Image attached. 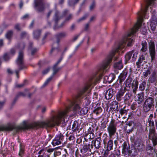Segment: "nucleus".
I'll return each instance as SVG.
<instances>
[{
    "instance_id": "26",
    "label": "nucleus",
    "mask_w": 157,
    "mask_h": 157,
    "mask_svg": "<svg viewBox=\"0 0 157 157\" xmlns=\"http://www.w3.org/2000/svg\"><path fill=\"white\" fill-rule=\"evenodd\" d=\"M90 144H89L88 145H84L83 147L82 148L81 150V151L82 152L85 153L88 151L90 150V151H91V149L90 147Z\"/></svg>"
},
{
    "instance_id": "13",
    "label": "nucleus",
    "mask_w": 157,
    "mask_h": 157,
    "mask_svg": "<svg viewBox=\"0 0 157 157\" xmlns=\"http://www.w3.org/2000/svg\"><path fill=\"white\" fill-rule=\"evenodd\" d=\"M63 136L61 134H59L55 137L53 140L52 144L53 146L58 145L61 143V141L63 139Z\"/></svg>"
},
{
    "instance_id": "59",
    "label": "nucleus",
    "mask_w": 157,
    "mask_h": 157,
    "mask_svg": "<svg viewBox=\"0 0 157 157\" xmlns=\"http://www.w3.org/2000/svg\"><path fill=\"white\" fill-rule=\"evenodd\" d=\"M95 7V3L94 2H93L92 4L90 6V10H92Z\"/></svg>"
},
{
    "instance_id": "37",
    "label": "nucleus",
    "mask_w": 157,
    "mask_h": 157,
    "mask_svg": "<svg viewBox=\"0 0 157 157\" xmlns=\"http://www.w3.org/2000/svg\"><path fill=\"white\" fill-rule=\"evenodd\" d=\"M110 105H112V108L113 109H117L118 107V103L116 101H114L112 102Z\"/></svg>"
},
{
    "instance_id": "4",
    "label": "nucleus",
    "mask_w": 157,
    "mask_h": 157,
    "mask_svg": "<svg viewBox=\"0 0 157 157\" xmlns=\"http://www.w3.org/2000/svg\"><path fill=\"white\" fill-rule=\"evenodd\" d=\"M72 17L71 14H69L65 18V21L59 26H58V24L59 20L62 18V17L60 15L59 12L57 10L56 11L54 16L53 20L55 22L54 27V30L62 28L64 25L65 23L69 21Z\"/></svg>"
},
{
    "instance_id": "22",
    "label": "nucleus",
    "mask_w": 157,
    "mask_h": 157,
    "mask_svg": "<svg viewBox=\"0 0 157 157\" xmlns=\"http://www.w3.org/2000/svg\"><path fill=\"white\" fill-rule=\"evenodd\" d=\"M125 93L124 90H121L119 91L116 95V98L117 100L118 101H120L123 98V97Z\"/></svg>"
},
{
    "instance_id": "15",
    "label": "nucleus",
    "mask_w": 157,
    "mask_h": 157,
    "mask_svg": "<svg viewBox=\"0 0 157 157\" xmlns=\"http://www.w3.org/2000/svg\"><path fill=\"white\" fill-rule=\"evenodd\" d=\"M116 90L112 88L109 89L106 92L105 94V98L107 99H110L115 94Z\"/></svg>"
},
{
    "instance_id": "43",
    "label": "nucleus",
    "mask_w": 157,
    "mask_h": 157,
    "mask_svg": "<svg viewBox=\"0 0 157 157\" xmlns=\"http://www.w3.org/2000/svg\"><path fill=\"white\" fill-rule=\"evenodd\" d=\"M138 100L144 101V94L143 92H142L138 94Z\"/></svg>"
},
{
    "instance_id": "23",
    "label": "nucleus",
    "mask_w": 157,
    "mask_h": 157,
    "mask_svg": "<svg viewBox=\"0 0 157 157\" xmlns=\"http://www.w3.org/2000/svg\"><path fill=\"white\" fill-rule=\"evenodd\" d=\"M145 60L144 57L143 55H142L140 57L138 61L136 63V65L137 68H139L141 66V64L144 62Z\"/></svg>"
},
{
    "instance_id": "36",
    "label": "nucleus",
    "mask_w": 157,
    "mask_h": 157,
    "mask_svg": "<svg viewBox=\"0 0 157 157\" xmlns=\"http://www.w3.org/2000/svg\"><path fill=\"white\" fill-rule=\"evenodd\" d=\"M132 79L130 77L128 78L125 82V85L126 87H130V85L132 81Z\"/></svg>"
},
{
    "instance_id": "7",
    "label": "nucleus",
    "mask_w": 157,
    "mask_h": 157,
    "mask_svg": "<svg viewBox=\"0 0 157 157\" xmlns=\"http://www.w3.org/2000/svg\"><path fill=\"white\" fill-rule=\"evenodd\" d=\"M66 36V33L65 32L59 33L56 35V42H54L52 46V48L50 52V54H52L53 51L58 52L60 51L59 46L60 40L62 38Z\"/></svg>"
},
{
    "instance_id": "38",
    "label": "nucleus",
    "mask_w": 157,
    "mask_h": 157,
    "mask_svg": "<svg viewBox=\"0 0 157 157\" xmlns=\"http://www.w3.org/2000/svg\"><path fill=\"white\" fill-rule=\"evenodd\" d=\"M146 150L147 151H149V154H151L153 153V147L151 146L148 145L146 147Z\"/></svg>"
},
{
    "instance_id": "16",
    "label": "nucleus",
    "mask_w": 157,
    "mask_h": 157,
    "mask_svg": "<svg viewBox=\"0 0 157 157\" xmlns=\"http://www.w3.org/2000/svg\"><path fill=\"white\" fill-rule=\"evenodd\" d=\"M115 78V76L114 74H111L108 76H106L104 77V81H103V82L106 83L108 82L109 83H110Z\"/></svg>"
},
{
    "instance_id": "14",
    "label": "nucleus",
    "mask_w": 157,
    "mask_h": 157,
    "mask_svg": "<svg viewBox=\"0 0 157 157\" xmlns=\"http://www.w3.org/2000/svg\"><path fill=\"white\" fill-rule=\"evenodd\" d=\"M133 122L132 121L127 122L125 125V130L128 133H129L133 131Z\"/></svg>"
},
{
    "instance_id": "53",
    "label": "nucleus",
    "mask_w": 157,
    "mask_h": 157,
    "mask_svg": "<svg viewBox=\"0 0 157 157\" xmlns=\"http://www.w3.org/2000/svg\"><path fill=\"white\" fill-rule=\"evenodd\" d=\"M25 85V83H23L21 84H16L15 85V87L17 88H21L23 87Z\"/></svg>"
},
{
    "instance_id": "27",
    "label": "nucleus",
    "mask_w": 157,
    "mask_h": 157,
    "mask_svg": "<svg viewBox=\"0 0 157 157\" xmlns=\"http://www.w3.org/2000/svg\"><path fill=\"white\" fill-rule=\"evenodd\" d=\"M132 96V94L128 92L127 93L124 97V102L125 103H126L127 101L129 100L130 98Z\"/></svg>"
},
{
    "instance_id": "5",
    "label": "nucleus",
    "mask_w": 157,
    "mask_h": 157,
    "mask_svg": "<svg viewBox=\"0 0 157 157\" xmlns=\"http://www.w3.org/2000/svg\"><path fill=\"white\" fill-rule=\"evenodd\" d=\"M120 142L121 143V147L123 154L124 155H128V156L135 155L136 149L134 148H130L129 144L125 141H121Z\"/></svg>"
},
{
    "instance_id": "25",
    "label": "nucleus",
    "mask_w": 157,
    "mask_h": 157,
    "mask_svg": "<svg viewBox=\"0 0 157 157\" xmlns=\"http://www.w3.org/2000/svg\"><path fill=\"white\" fill-rule=\"evenodd\" d=\"M133 53V50H132L127 53L125 56V63H127L128 61L130 60Z\"/></svg>"
},
{
    "instance_id": "9",
    "label": "nucleus",
    "mask_w": 157,
    "mask_h": 157,
    "mask_svg": "<svg viewBox=\"0 0 157 157\" xmlns=\"http://www.w3.org/2000/svg\"><path fill=\"white\" fill-rule=\"evenodd\" d=\"M34 7L38 12H41L44 10L45 4L43 0H34Z\"/></svg>"
},
{
    "instance_id": "55",
    "label": "nucleus",
    "mask_w": 157,
    "mask_h": 157,
    "mask_svg": "<svg viewBox=\"0 0 157 157\" xmlns=\"http://www.w3.org/2000/svg\"><path fill=\"white\" fill-rule=\"evenodd\" d=\"M25 47V44L24 43H21L19 44V47L21 49H23Z\"/></svg>"
},
{
    "instance_id": "11",
    "label": "nucleus",
    "mask_w": 157,
    "mask_h": 157,
    "mask_svg": "<svg viewBox=\"0 0 157 157\" xmlns=\"http://www.w3.org/2000/svg\"><path fill=\"white\" fill-rule=\"evenodd\" d=\"M136 147L139 151L143 150L144 149V146L143 141L140 139L137 138L135 140L134 142Z\"/></svg>"
},
{
    "instance_id": "29",
    "label": "nucleus",
    "mask_w": 157,
    "mask_h": 157,
    "mask_svg": "<svg viewBox=\"0 0 157 157\" xmlns=\"http://www.w3.org/2000/svg\"><path fill=\"white\" fill-rule=\"evenodd\" d=\"M58 65H54L53 67V75H54L57 73L61 69L60 67H58Z\"/></svg>"
},
{
    "instance_id": "31",
    "label": "nucleus",
    "mask_w": 157,
    "mask_h": 157,
    "mask_svg": "<svg viewBox=\"0 0 157 157\" xmlns=\"http://www.w3.org/2000/svg\"><path fill=\"white\" fill-rule=\"evenodd\" d=\"M13 31L12 30L9 31L6 35V38L9 40H10L13 35Z\"/></svg>"
},
{
    "instance_id": "48",
    "label": "nucleus",
    "mask_w": 157,
    "mask_h": 157,
    "mask_svg": "<svg viewBox=\"0 0 157 157\" xmlns=\"http://www.w3.org/2000/svg\"><path fill=\"white\" fill-rule=\"evenodd\" d=\"M31 54L32 56L34 55L37 51V49L36 48H31Z\"/></svg>"
},
{
    "instance_id": "60",
    "label": "nucleus",
    "mask_w": 157,
    "mask_h": 157,
    "mask_svg": "<svg viewBox=\"0 0 157 157\" xmlns=\"http://www.w3.org/2000/svg\"><path fill=\"white\" fill-rule=\"evenodd\" d=\"M50 34V33H49L48 32L46 33L42 38V40L44 41L46 38L47 36Z\"/></svg>"
},
{
    "instance_id": "56",
    "label": "nucleus",
    "mask_w": 157,
    "mask_h": 157,
    "mask_svg": "<svg viewBox=\"0 0 157 157\" xmlns=\"http://www.w3.org/2000/svg\"><path fill=\"white\" fill-rule=\"evenodd\" d=\"M90 26L89 22L87 23L85 25L84 27V30L85 31H87L88 30Z\"/></svg>"
},
{
    "instance_id": "24",
    "label": "nucleus",
    "mask_w": 157,
    "mask_h": 157,
    "mask_svg": "<svg viewBox=\"0 0 157 157\" xmlns=\"http://www.w3.org/2000/svg\"><path fill=\"white\" fill-rule=\"evenodd\" d=\"M115 68L120 70L123 67V65L122 63V60H120L119 62L116 63L114 65Z\"/></svg>"
},
{
    "instance_id": "61",
    "label": "nucleus",
    "mask_w": 157,
    "mask_h": 157,
    "mask_svg": "<svg viewBox=\"0 0 157 157\" xmlns=\"http://www.w3.org/2000/svg\"><path fill=\"white\" fill-rule=\"evenodd\" d=\"M88 136L89 137V139H92L94 137V134L92 133H90L88 135Z\"/></svg>"
},
{
    "instance_id": "34",
    "label": "nucleus",
    "mask_w": 157,
    "mask_h": 157,
    "mask_svg": "<svg viewBox=\"0 0 157 157\" xmlns=\"http://www.w3.org/2000/svg\"><path fill=\"white\" fill-rule=\"evenodd\" d=\"M146 84V83L145 82L143 81L140 84L139 89L140 90L143 91L145 90Z\"/></svg>"
},
{
    "instance_id": "28",
    "label": "nucleus",
    "mask_w": 157,
    "mask_h": 157,
    "mask_svg": "<svg viewBox=\"0 0 157 157\" xmlns=\"http://www.w3.org/2000/svg\"><path fill=\"white\" fill-rule=\"evenodd\" d=\"M113 141L111 140H109L108 142L107 150L108 151H110L113 149Z\"/></svg>"
},
{
    "instance_id": "57",
    "label": "nucleus",
    "mask_w": 157,
    "mask_h": 157,
    "mask_svg": "<svg viewBox=\"0 0 157 157\" xmlns=\"http://www.w3.org/2000/svg\"><path fill=\"white\" fill-rule=\"evenodd\" d=\"M50 70V68L48 67L45 70H44V71H42V74L43 75H44L46 73H47Z\"/></svg>"
},
{
    "instance_id": "6",
    "label": "nucleus",
    "mask_w": 157,
    "mask_h": 157,
    "mask_svg": "<svg viewBox=\"0 0 157 157\" xmlns=\"http://www.w3.org/2000/svg\"><path fill=\"white\" fill-rule=\"evenodd\" d=\"M16 63L19 67V69L16 71L15 72L18 78V73L20 71L26 68L24 59V53L23 52L20 50L19 52L18 57L16 60Z\"/></svg>"
},
{
    "instance_id": "17",
    "label": "nucleus",
    "mask_w": 157,
    "mask_h": 157,
    "mask_svg": "<svg viewBox=\"0 0 157 157\" xmlns=\"http://www.w3.org/2000/svg\"><path fill=\"white\" fill-rule=\"evenodd\" d=\"M138 82L136 79H134L132 83V87L133 93L135 94L136 93L138 88Z\"/></svg>"
},
{
    "instance_id": "32",
    "label": "nucleus",
    "mask_w": 157,
    "mask_h": 157,
    "mask_svg": "<svg viewBox=\"0 0 157 157\" xmlns=\"http://www.w3.org/2000/svg\"><path fill=\"white\" fill-rule=\"evenodd\" d=\"M142 47L141 49V51L143 52H145L147 49V44L146 42H142Z\"/></svg>"
},
{
    "instance_id": "35",
    "label": "nucleus",
    "mask_w": 157,
    "mask_h": 157,
    "mask_svg": "<svg viewBox=\"0 0 157 157\" xmlns=\"http://www.w3.org/2000/svg\"><path fill=\"white\" fill-rule=\"evenodd\" d=\"M157 21H152L150 24V26L151 29L152 31H155L156 29L157 24Z\"/></svg>"
},
{
    "instance_id": "21",
    "label": "nucleus",
    "mask_w": 157,
    "mask_h": 157,
    "mask_svg": "<svg viewBox=\"0 0 157 157\" xmlns=\"http://www.w3.org/2000/svg\"><path fill=\"white\" fill-rule=\"evenodd\" d=\"M102 142L101 139L100 137L96 138L94 143V145L97 149H98L101 147V142Z\"/></svg>"
},
{
    "instance_id": "64",
    "label": "nucleus",
    "mask_w": 157,
    "mask_h": 157,
    "mask_svg": "<svg viewBox=\"0 0 157 157\" xmlns=\"http://www.w3.org/2000/svg\"><path fill=\"white\" fill-rule=\"evenodd\" d=\"M59 155L57 154L55 155V157H66V156L64 155L61 154L60 153H59Z\"/></svg>"
},
{
    "instance_id": "20",
    "label": "nucleus",
    "mask_w": 157,
    "mask_h": 157,
    "mask_svg": "<svg viewBox=\"0 0 157 157\" xmlns=\"http://www.w3.org/2000/svg\"><path fill=\"white\" fill-rule=\"evenodd\" d=\"M128 72L126 70L123 71L119 77V80L120 83L123 82L125 79Z\"/></svg>"
},
{
    "instance_id": "44",
    "label": "nucleus",
    "mask_w": 157,
    "mask_h": 157,
    "mask_svg": "<svg viewBox=\"0 0 157 157\" xmlns=\"http://www.w3.org/2000/svg\"><path fill=\"white\" fill-rule=\"evenodd\" d=\"M3 58L5 61H8L10 59L9 54L7 53H5L3 55Z\"/></svg>"
},
{
    "instance_id": "2",
    "label": "nucleus",
    "mask_w": 157,
    "mask_h": 157,
    "mask_svg": "<svg viewBox=\"0 0 157 157\" xmlns=\"http://www.w3.org/2000/svg\"><path fill=\"white\" fill-rule=\"evenodd\" d=\"M155 0H144V4L141 3V8L140 10L137 13V22L134 25V27L132 28L130 31L123 37L122 40L119 45L118 49L121 50L125 46L127 43V46L131 47L132 43L134 42L133 39H131V36L137 32L139 28H141V31L142 33L144 35L147 32V29L145 26L142 25L143 17L147 11L148 7L151 5L154 4V2Z\"/></svg>"
},
{
    "instance_id": "40",
    "label": "nucleus",
    "mask_w": 157,
    "mask_h": 157,
    "mask_svg": "<svg viewBox=\"0 0 157 157\" xmlns=\"http://www.w3.org/2000/svg\"><path fill=\"white\" fill-rule=\"evenodd\" d=\"M78 123L77 121H75L72 125V129L73 131H75L78 130Z\"/></svg>"
},
{
    "instance_id": "10",
    "label": "nucleus",
    "mask_w": 157,
    "mask_h": 157,
    "mask_svg": "<svg viewBox=\"0 0 157 157\" xmlns=\"http://www.w3.org/2000/svg\"><path fill=\"white\" fill-rule=\"evenodd\" d=\"M117 130L116 124L114 123L113 121L112 120L108 128V130L110 137L114 135Z\"/></svg>"
},
{
    "instance_id": "3",
    "label": "nucleus",
    "mask_w": 157,
    "mask_h": 157,
    "mask_svg": "<svg viewBox=\"0 0 157 157\" xmlns=\"http://www.w3.org/2000/svg\"><path fill=\"white\" fill-rule=\"evenodd\" d=\"M117 49L115 51H112L109 55L107 58L103 63L99 66L95 74V76L93 78H91L88 82L84 88L81 91L78 95V98L80 100L82 95H86L90 93L91 86L93 84H96L105 72L106 71L105 69L109 66L111 62L113 57L114 56L115 52L117 51ZM82 100L81 101L83 102L85 106H88L91 102L90 98L89 95L86 97H82Z\"/></svg>"
},
{
    "instance_id": "1",
    "label": "nucleus",
    "mask_w": 157,
    "mask_h": 157,
    "mask_svg": "<svg viewBox=\"0 0 157 157\" xmlns=\"http://www.w3.org/2000/svg\"><path fill=\"white\" fill-rule=\"evenodd\" d=\"M81 101L79 98H77L71 102L69 106L66 110L64 111L59 112L57 113L52 114L51 117L46 121L42 122H37L32 124H27L26 122H24L22 125V130L28 129H37L39 128H50L53 127L56 125H59L61 121L64 122L66 119V122L68 120L66 118L67 113L69 112L71 109L76 111L79 109V113L81 115H84L86 114L88 111V108L84 107L80 110V107L79 105Z\"/></svg>"
},
{
    "instance_id": "42",
    "label": "nucleus",
    "mask_w": 157,
    "mask_h": 157,
    "mask_svg": "<svg viewBox=\"0 0 157 157\" xmlns=\"http://www.w3.org/2000/svg\"><path fill=\"white\" fill-rule=\"evenodd\" d=\"M152 20L153 21H157V12L155 14V11H154L152 13Z\"/></svg>"
},
{
    "instance_id": "12",
    "label": "nucleus",
    "mask_w": 157,
    "mask_h": 157,
    "mask_svg": "<svg viewBox=\"0 0 157 157\" xmlns=\"http://www.w3.org/2000/svg\"><path fill=\"white\" fill-rule=\"evenodd\" d=\"M149 49L151 60H153L155 58V44L154 42H150L149 43Z\"/></svg>"
},
{
    "instance_id": "46",
    "label": "nucleus",
    "mask_w": 157,
    "mask_h": 157,
    "mask_svg": "<svg viewBox=\"0 0 157 157\" xmlns=\"http://www.w3.org/2000/svg\"><path fill=\"white\" fill-rule=\"evenodd\" d=\"M88 14H85L82 17L80 18L79 19H78L77 21L78 22H79L82 21L84 20H85L87 17H88Z\"/></svg>"
},
{
    "instance_id": "41",
    "label": "nucleus",
    "mask_w": 157,
    "mask_h": 157,
    "mask_svg": "<svg viewBox=\"0 0 157 157\" xmlns=\"http://www.w3.org/2000/svg\"><path fill=\"white\" fill-rule=\"evenodd\" d=\"M149 126L150 127V128L149 129V135H151V134L155 133V126H154V127L152 126Z\"/></svg>"
},
{
    "instance_id": "30",
    "label": "nucleus",
    "mask_w": 157,
    "mask_h": 157,
    "mask_svg": "<svg viewBox=\"0 0 157 157\" xmlns=\"http://www.w3.org/2000/svg\"><path fill=\"white\" fill-rule=\"evenodd\" d=\"M151 67H149L145 72H144L143 74L144 77H147L148 75H150L151 72Z\"/></svg>"
},
{
    "instance_id": "58",
    "label": "nucleus",
    "mask_w": 157,
    "mask_h": 157,
    "mask_svg": "<svg viewBox=\"0 0 157 157\" xmlns=\"http://www.w3.org/2000/svg\"><path fill=\"white\" fill-rule=\"evenodd\" d=\"M15 29L18 31H20L21 29L20 25L19 24H16L14 26Z\"/></svg>"
},
{
    "instance_id": "52",
    "label": "nucleus",
    "mask_w": 157,
    "mask_h": 157,
    "mask_svg": "<svg viewBox=\"0 0 157 157\" xmlns=\"http://www.w3.org/2000/svg\"><path fill=\"white\" fill-rule=\"evenodd\" d=\"M127 110L124 109H121L120 110L119 112L121 115H123L126 114L127 113Z\"/></svg>"
},
{
    "instance_id": "45",
    "label": "nucleus",
    "mask_w": 157,
    "mask_h": 157,
    "mask_svg": "<svg viewBox=\"0 0 157 157\" xmlns=\"http://www.w3.org/2000/svg\"><path fill=\"white\" fill-rule=\"evenodd\" d=\"M134 51L133 50V53L132 54V62L135 61L137 56L138 53L136 52H134Z\"/></svg>"
},
{
    "instance_id": "50",
    "label": "nucleus",
    "mask_w": 157,
    "mask_h": 157,
    "mask_svg": "<svg viewBox=\"0 0 157 157\" xmlns=\"http://www.w3.org/2000/svg\"><path fill=\"white\" fill-rule=\"evenodd\" d=\"M151 140L152 141L153 146L155 147L157 145V137Z\"/></svg>"
},
{
    "instance_id": "54",
    "label": "nucleus",
    "mask_w": 157,
    "mask_h": 157,
    "mask_svg": "<svg viewBox=\"0 0 157 157\" xmlns=\"http://www.w3.org/2000/svg\"><path fill=\"white\" fill-rule=\"evenodd\" d=\"M52 138L51 136L50 135H48L46 136L45 137V140L46 142H48V141H49Z\"/></svg>"
},
{
    "instance_id": "8",
    "label": "nucleus",
    "mask_w": 157,
    "mask_h": 157,
    "mask_svg": "<svg viewBox=\"0 0 157 157\" xmlns=\"http://www.w3.org/2000/svg\"><path fill=\"white\" fill-rule=\"evenodd\" d=\"M154 99L153 98L148 97L145 99L143 105V110L146 112H148L154 106Z\"/></svg>"
},
{
    "instance_id": "18",
    "label": "nucleus",
    "mask_w": 157,
    "mask_h": 157,
    "mask_svg": "<svg viewBox=\"0 0 157 157\" xmlns=\"http://www.w3.org/2000/svg\"><path fill=\"white\" fill-rule=\"evenodd\" d=\"M42 30L40 29H36L34 30L33 33V37L36 40H38L41 36Z\"/></svg>"
},
{
    "instance_id": "19",
    "label": "nucleus",
    "mask_w": 157,
    "mask_h": 157,
    "mask_svg": "<svg viewBox=\"0 0 157 157\" xmlns=\"http://www.w3.org/2000/svg\"><path fill=\"white\" fill-rule=\"evenodd\" d=\"M157 77L156 73L154 72L150 75L148 80L151 83H156L157 82Z\"/></svg>"
},
{
    "instance_id": "49",
    "label": "nucleus",
    "mask_w": 157,
    "mask_h": 157,
    "mask_svg": "<svg viewBox=\"0 0 157 157\" xmlns=\"http://www.w3.org/2000/svg\"><path fill=\"white\" fill-rule=\"evenodd\" d=\"M157 137V135L156 133L153 134H151V135H149L148 136L149 139L151 140L152 139H153Z\"/></svg>"
},
{
    "instance_id": "33",
    "label": "nucleus",
    "mask_w": 157,
    "mask_h": 157,
    "mask_svg": "<svg viewBox=\"0 0 157 157\" xmlns=\"http://www.w3.org/2000/svg\"><path fill=\"white\" fill-rule=\"evenodd\" d=\"M79 1V0H70L68 2V4L71 6H74Z\"/></svg>"
},
{
    "instance_id": "63",
    "label": "nucleus",
    "mask_w": 157,
    "mask_h": 157,
    "mask_svg": "<svg viewBox=\"0 0 157 157\" xmlns=\"http://www.w3.org/2000/svg\"><path fill=\"white\" fill-rule=\"evenodd\" d=\"M43 153V155H40L38 156V157H49V155L45 154V152H44Z\"/></svg>"
},
{
    "instance_id": "39",
    "label": "nucleus",
    "mask_w": 157,
    "mask_h": 157,
    "mask_svg": "<svg viewBox=\"0 0 157 157\" xmlns=\"http://www.w3.org/2000/svg\"><path fill=\"white\" fill-rule=\"evenodd\" d=\"M102 111V109L100 107H98L94 110V112L98 115Z\"/></svg>"
},
{
    "instance_id": "51",
    "label": "nucleus",
    "mask_w": 157,
    "mask_h": 157,
    "mask_svg": "<svg viewBox=\"0 0 157 157\" xmlns=\"http://www.w3.org/2000/svg\"><path fill=\"white\" fill-rule=\"evenodd\" d=\"M25 94L22 92H19L16 95V96L18 98L21 96L25 97Z\"/></svg>"
},
{
    "instance_id": "62",
    "label": "nucleus",
    "mask_w": 157,
    "mask_h": 157,
    "mask_svg": "<svg viewBox=\"0 0 157 157\" xmlns=\"http://www.w3.org/2000/svg\"><path fill=\"white\" fill-rule=\"evenodd\" d=\"M24 151L23 149H22V148L20 149V150L19 153V155L21 157H22L24 153Z\"/></svg>"
},
{
    "instance_id": "47",
    "label": "nucleus",
    "mask_w": 157,
    "mask_h": 157,
    "mask_svg": "<svg viewBox=\"0 0 157 157\" xmlns=\"http://www.w3.org/2000/svg\"><path fill=\"white\" fill-rule=\"evenodd\" d=\"M52 78V77L48 78L43 85L42 87H44L47 86L49 82L51 81Z\"/></svg>"
}]
</instances>
